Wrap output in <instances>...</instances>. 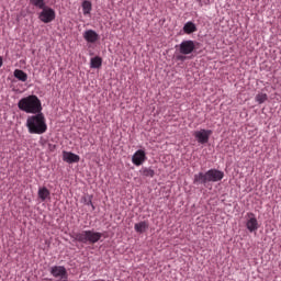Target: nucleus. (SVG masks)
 <instances>
[{
  "label": "nucleus",
  "instance_id": "obj_24",
  "mask_svg": "<svg viewBox=\"0 0 281 281\" xmlns=\"http://www.w3.org/2000/svg\"><path fill=\"white\" fill-rule=\"evenodd\" d=\"M177 58H178V60H186V56H183V55H179Z\"/></svg>",
  "mask_w": 281,
  "mask_h": 281
},
{
  "label": "nucleus",
  "instance_id": "obj_22",
  "mask_svg": "<svg viewBox=\"0 0 281 281\" xmlns=\"http://www.w3.org/2000/svg\"><path fill=\"white\" fill-rule=\"evenodd\" d=\"M48 150H50V153H54V150H56V145L48 144Z\"/></svg>",
  "mask_w": 281,
  "mask_h": 281
},
{
  "label": "nucleus",
  "instance_id": "obj_23",
  "mask_svg": "<svg viewBox=\"0 0 281 281\" xmlns=\"http://www.w3.org/2000/svg\"><path fill=\"white\" fill-rule=\"evenodd\" d=\"M86 204L91 205L92 210H95V206L93 205V202L91 200L86 202Z\"/></svg>",
  "mask_w": 281,
  "mask_h": 281
},
{
  "label": "nucleus",
  "instance_id": "obj_21",
  "mask_svg": "<svg viewBox=\"0 0 281 281\" xmlns=\"http://www.w3.org/2000/svg\"><path fill=\"white\" fill-rule=\"evenodd\" d=\"M256 100L259 104H265V102H267V100H268L267 93L257 94Z\"/></svg>",
  "mask_w": 281,
  "mask_h": 281
},
{
  "label": "nucleus",
  "instance_id": "obj_7",
  "mask_svg": "<svg viewBox=\"0 0 281 281\" xmlns=\"http://www.w3.org/2000/svg\"><path fill=\"white\" fill-rule=\"evenodd\" d=\"M50 274L53 278H57L60 281H67L69 274L67 273V268L64 266H54L50 268Z\"/></svg>",
  "mask_w": 281,
  "mask_h": 281
},
{
  "label": "nucleus",
  "instance_id": "obj_2",
  "mask_svg": "<svg viewBox=\"0 0 281 281\" xmlns=\"http://www.w3.org/2000/svg\"><path fill=\"white\" fill-rule=\"evenodd\" d=\"M18 108L24 113H31L32 115H36V113H42L43 103L41 102V99L36 97V94H30L22 98L18 102Z\"/></svg>",
  "mask_w": 281,
  "mask_h": 281
},
{
  "label": "nucleus",
  "instance_id": "obj_9",
  "mask_svg": "<svg viewBox=\"0 0 281 281\" xmlns=\"http://www.w3.org/2000/svg\"><path fill=\"white\" fill-rule=\"evenodd\" d=\"M211 135H212V130H200L193 133V136L198 140V144H207V142H210Z\"/></svg>",
  "mask_w": 281,
  "mask_h": 281
},
{
  "label": "nucleus",
  "instance_id": "obj_13",
  "mask_svg": "<svg viewBox=\"0 0 281 281\" xmlns=\"http://www.w3.org/2000/svg\"><path fill=\"white\" fill-rule=\"evenodd\" d=\"M148 227H149V225H148V222H146V221L136 223L134 225V229H135V232H137V234H144V232H146V229H148Z\"/></svg>",
  "mask_w": 281,
  "mask_h": 281
},
{
  "label": "nucleus",
  "instance_id": "obj_25",
  "mask_svg": "<svg viewBox=\"0 0 281 281\" xmlns=\"http://www.w3.org/2000/svg\"><path fill=\"white\" fill-rule=\"evenodd\" d=\"M0 67H3V57H0Z\"/></svg>",
  "mask_w": 281,
  "mask_h": 281
},
{
  "label": "nucleus",
  "instance_id": "obj_12",
  "mask_svg": "<svg viewBox=\"0 0 281 281\" xmlns=\"http://www.w3.org/2000/svg\"><path fill=\"white\" fill-rule=\"evenodd\" d=\"M83 38L87 43H95L100 38V35L93 30H88L83 33Z\"/></svg>",
  "mask_w": 281,
  "mask_h": 281
},
{
  "label": "nucleus",
  "instance_id": "obj_17",
  "mask_svg": "<svg viewBox=\"0 0 281 281\" xmlns=\"http://www.w3.org/2000/svg\"><path fill=\"white\" fill-rule=\"evenodd\" d=\"M90 66L92 69H100V67H102V58L100 57L91 58Z\"/></svg>",
  "mask_w": 281,
  "mask_h": 281
},
{
  "label": "nucleus",
  "instance_id": "obj_6",
  "mask_svg": "<svg viewBox=\"0 0 281 281\" xmlns=\"http://www.w3.org/2000/svg\"><path fill=\"white\" fill-rule=\"evenodd\" d=\"M40 21L42 23H52L56 19V11L49 7L42 8V12L38 14Z\"/></svg>",
  "mask_w": 281,
  "mask_h": 281
},
{
  "label": "nucleus",
  "instance_id": "obj_19",
  "mask_svg": "<svg viewBox=\"0 0 281 281\" xmlns=\"http://www.w3.org/2000/svg\"><path fill=\"white\" fill-rule=\"evenodd\" d=\"M31 4L35 8H38L40 10L47 7L45 5V0H31Z\"/></svg>",
  "mask_w": 281,
  "mask_h": 281
},
{
  "label": "nucleus",
  "instance_id": "obj_14",
  "mask_svg": "<svg viewBox=\"0 0 281 281\" xmlns=\"http://www.w3.org/2000/svg\"><path fill=\"white\" fill-rule=\"evenodd\" d=\"M13 76L20 80V82H27V74L21 69H15Z\"/></svg>",
  "mask_w": 281,
  "mask_h": 281
},
{
  "label": "nucleus",
  "instance_id": "obj_3",
  "mask_svg": "<svg viewBox=\"0 0 281 281\" xmlns=\"http://www.w3.org/2000/svg\"><path fill=\"white\" fill-rule=\"evenodd\" d=\"M225 172L218 169H210L206 172H199L194 175L193 183L194 186H205L206 183H217V181H223Z\"/></svg>",
  "mask_w": 281,
  "mask_h": 281
},
{
  "label": "nucleus",
  "instance_id": "obj_5",
  "mask_svg": "<svg viewBox=\"0 0 281 281\" xmlns=\"http://www.w3.org/2000/svg\"><path fill=\"white\" fill-rule=\"evenodd\" d=\"M246 228L250 234H254V232H258L260 229V224H258V218L256 217V214L252 212H248L246 214Z\"/></svg>",
  "mask_w": 281,
  "mask_h": 281
},
{
  "label": "nucleus",
  "instance_id": "obj_4",
  "mask_svg": "<svg viewBox=\"0 0 281 281\" xmlns=\"http://www.w3.org/2000/svg\"><path fill=\"white\" fill-rule=\"evenodd\" d=\"M72 238L77 240V243H82L83 245H95L102 238V233L94 231H81L79 233H75Z\"/></svg>",
  "mask_w": 281,
  "mask_h": 281
},
{
  "label": "nucleus",
  "instance_id": "obj_8",
  "mask_svg": "<svg viewBox=\"0 0 281 281\" xmlns=\"http://www.w3.org/2000/svg\"><path fill=\"white\" fill-rule=\"evenodd\" d=\"M194 49H196V44L192 40L182 41L181 44L179 45V52L183 56L192 54Z\"/></svg>",
  "mask_w": 281,
  "mask_h": 281
},
{
  "label": "nucleus",
  "instance_id": "obj_16",
  "mask_svg": "<svg viewBox=\"0 0 281 281\" xmlns=\"http://www.w3.org/2000/svg\"><path fill=\"white\" fill-rule=\"evenodd\" d=\"M184 34H194L196 32V24L193 22H187L183 26Z\"/></svg>",
  "mask_w": 281,
  "mask_h": 281
},
{
  "label": "nucleus",
  "instance_id": "obj_1",
  "mask_svg": "<svg viewBox=\"0 0 281 281\" xmlns=\"http://www.w3.org/2000/svg\"><path fill=\"white\" fill-rule=\"evenodd\" d=\"M26 128L31 135H43V133H47L45 114H43V112H38L35 115L29 116L26 119Z\"/></svg>",
  "mask_w": 281,
  "mask_h": 281
},
{
  "label": "nucleus",
  "instance_id": "obj_11",
  "mask_svg": "<svg viewBox=\"0 0 281 281\" xmlns=\"http://www.w3.org/2000/svg\"><path fill=\"white\" fill-rule=\"evenodd\" d=\"M63 160L66 161V164H78V161H80V156L71 151H64Z\"/></svg>",
  "mask_w": 281,
  "mask_h": 281
},
{
  "label": "nucleus",
  "instance_id": "obj_18",
  "mask_svg": "<svg viewBox=\"0 0 281 281\" xmlns=\"http://www.w3.org/2000/svg\"><path fill=\"white\" fill-rule=\"evenodd\" d=\"M82 10L85 15L91 14V10H92L91 1L85 0L82 2Z\"/></svg>",
  "mask_w": 281,
  "mask_h": 281
},
{
  "label": "nucleus",
  "instance_id": "obj_15",
  "mask_svg": "<svg viewBox=\"0 0 281 281\" xmlns=\"http://www.w3.org/2000/svg\"><path fill=\"white\" fill-rule=\"evenodd\" d=\"M37 195L41 201H47V199L50 196V192L47 188L44 187L38 189Z\"/></svg>",
  "mask_w": 281,
  "mask_h": 281
},
{
  "label": "nucleus",
  "instance_id": "obj_10",
  "mask_svg": "<svg viewBox=\"0 0 281 281\" xmlns=\"http://www.w3.org/2000/svg\"><path fill=\"white\" fill-rule=\"evenodd\" d=\"M144 161H146V151H144V149L136 150L132 156V162L134 166H142Z\"/></svg>",
  "mask_w": 281,
  "mask_h": 281
},
{
  "label": "nucleus",
  "instance_id": "obj_20",
  "mask_svg": "<svg viewBox=\"0 0 281 281\" xmlns=\"http://www.w3.org/2000/svg\"><path fill=\"white\" fill-rule=\"evenodd\" d=\"M140 172L143 177H150V178L155 177V170H153L151 168H143Z\"/></svg>",
  "mask_w": 281,
  "mask_h": 281
}]
</instances>
